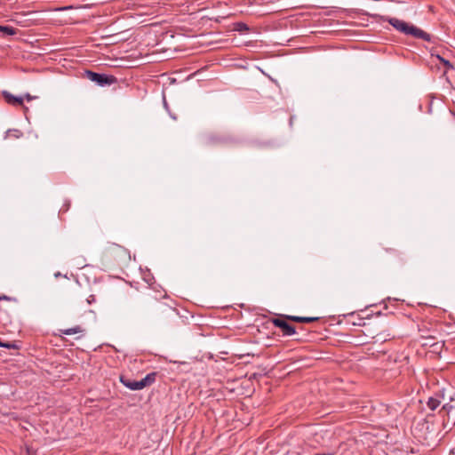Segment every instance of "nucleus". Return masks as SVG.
I'll return each mask as SVG.
<instances>
[{"mask_svg": "<svg viewBox=\"0 0 455 455\" xmlns=\"http://www.w3.org/2000/svg\"><path fill=\"white\" fill-rule=\"evenodd\" d=\"M3 97L5 100V101L10 105H13V106H22L23 105V98L16 97L6 91L3 92Z\"/></svg>", "mask_w": 455, "mask_h": 455, "instance_id": "nucleus-7", "label": "nucleus"}, {"mask_svg": "<svg viewBox=\"0 0 455 455\" xmlns=\"http://www.w3.org/2000/svg\"><path fill=\"white\" fill-rule=\"evenodd\" d=\"M234 29L239 32H246L249 31V27L243 22H237L234 24Z\"/></svg>", "mask_w": 455, "mask_h": 455, "instance_id": "nucleus-15", "label": "nucleus"}, {"mask_svg": "<svg viewBox=\"0 0 455 455\" xmlns=\"http://www.w3.org/2000/svg\"><path fill=\"white\" fill-rule=\"evenodd\" d=\"M286 315H282L281 317L272 318L271 323L275 326L281 329L283 336H291L296 333L295 327L290 324L285 317Z\"/></svg>", "mask_w": 455, "mask_h": 455, "instance_id": "nucleus-4", "label": "nucleus"}, {"mask_svg": "<svg viewBox=\"0 0 455 455\" xmlns=\"http://www.w3.org/2000/svg\"><path fill=\"white\" fill-rule=\"evenodd\" d=\"M290 321H293L296 323H313L319 319V317H306V316H294V315H286L285 316Z\"/></svg>", "mask_w": 455, "mask_h": 455, "instance_id": "nucleus-8", "label": "nucleus"}, {"mask_svg": "<svg viewBox=\"0 0 455 455\" xmlns=\"http://www.w3.org/2000/svg\"><path fill=\"white\" fill-rule=\"evenodd\" d=\"M8 349H20V346L16 342H2V347Z\"/></svg>", "mask_w": 455, "mask_h": 455, "instance_id": "nucleus-16", "label": "nucleus"}, {"mask_svg": "<svg viewBox=\"0 0 455 455\" xmlns=\"http://www.w3.org/2000/svg\"><path fill=\"white\" fill-rule=\"evenodd\" d=\"M86 301L88 304H91L92 302L95 301L94 295H91L88 299H86Z\"/></svg>", "mask_w": 455, "mask_h": 455, "instance_id": "nucleus-18", "label": "nucleus"}, {"mask_svg": "<svg viewBox=\"0 0 455 455\" xmlns=\"http://www.w3.org/2000/svg\"><path fill=\"white\" fill-rule=\"evenodd\" d=\"M2 342H3V341L0 339V347H2Z\"/></svg>", "mask_w": 455, "mask_h": 455, "instance_id": "nucleus-21", "label": "nucleus"}, {"mask_svg": "<svg viewBox=\"0 0 455 455\" xmlns=\"http://www.w3.org/2000/svg\"><path fill=\"white\" fill-rule=\"evenodd\" d=\"M441 403V400L438 397H429L428 401L427 402V407L431 411H435Z\"/></svg>", "mask_w": 455, "mask_h": 455, "instance_id": "nucleus-10", "label": "nucleus"}, {"mask_svg": "<svg viewBox=\"0 0 455 455\" xmlns=\"http://www.w3.org/2000/svg\"><path fill=\"white\" fill-rule=\"evenodd\" d=\"M26 98H27V100H32V97H31L29 94H27V95H26Z\"/></svg>", "mask_w": 455, "mask_h": 455, "instance_id": "nucleus-20", "label": "nucleus"}, {"mask_svg": "<svg viewBox=\"0 0 455 455\" xmlns=\"http://www.w3.org/2000/svg\"><path fill=\"white\" fill-rule=\"evenodd\" d=\"M83 330L80 326H76V327H73V328H68V329H65V330H60V331L63 333V334H66V335H72V334H76V333H79L81 332Z\"/></svg>", "mask_w": 455, "mask_h": 455, "instance_id": "nucleus-12", "label": "nucleus"}, {"mask_svg": "<svg viewBox=\"0 0 455 455\" xmlns=\"http://www.w3.org/2000/svg\"><path fill=\"white\" fill-rule=\"evenodd\" d=\"M0 31L4 32V34L9 35V36H13L16 34V29L14 28L9 27V26H1L0 25Z\"/></svg>", "mask_w": 455, "mask_h": 455, "instance_id": "nucleus-14", "label": "nucleus"}, {"mask_svg": "<svg viewBox=\"0 0 455 455\" xmlns=\"http://www.w3.org/2000/svg\"><path fill=\"white\" fill-rule=\"evenodd\" d=\"M23 135L22 132L18 129H10L6 132L5 138L20 139Z\"/></svg>", "mask_w": 455, "mask_h": 455, "instance_id": "nucleus-11", "label": "nucleus"}, {"mask_svg": "<svg viewBox=\"0 0 455 455\" xmlns=\"http://www.w3.org/2000/svg\"><path fill=\"white\" fill-rule=\"evenodd\" d=\"M388 22L396 30L405 35H411L415 38H420L427 42L431 41V36L429 34L413 25L406 23L403 20H398L396 18H390L388 19Z\"/></svg>", "mask_w": 455, "mask_h": 455, "instance_id": "nucleus-2", "label": "nucleus"}, {"mask_svg": "<svg viewBox=\"0 0 455 455\" xmlns=\"http://www.w3.org/2000/svg\"><path fill=\"white\" fill-rule=\"evenodd\" d=\"M121 383L131 390H141L143 389L140 380H133L124 375L120 376Z\"/></svg>", "mask_w": 455, "mask_h": 455, "instance_id": "nucleus-5", "label": "nucleus"}, {"mask_svg": "<svg viewBox=\"0 0 455 455\" xmlns=\"http://www.w3.org/2000/svg\"><path fill=\"white\" fill-rule=\"evenodd\" d=\"M156 372H151V373H148V375H146L145 378L140 379L142 387L144 388L146 387L152 385L156 381Z\"/></svg>", "mask_w": 455, "mask_h": 455, "instance_id": "nucleus-9", "label": "nucleus"}, {"mask_svg": "<svg viewBox=\"0 0 455 455\" xmlns=\"http://www.w3.org/2000/svg\"><path fill=\"white\" fill-rule=\"evenodd\" d=\"M84 76L87 79L94 82L100 86H109L117 83V78L112 75L100 74L91 70H86Z\"/></svg>", "mask_w": 455, "mask_h": 455, "instance_id": "nucleus-3", "label": "nucleus"}, {"mask_svg": "<svg viewBox=\"0 0 455 455\" xmlns=\"http://www.w3.org/2000/svg\"><path fill=\"white\" fill-rule=\"evenodd\" d=\"M437 58L438 60H440L441 63L443 64V66L445 67V71H444V74L448 71V70H451V69H454V66L452 63H451L449 60L443 59V57L437 55Z\"/></svg>", "mask_w": 455, "mask_h": 455, "instance_id": "nucleus-13", "label": "nucleus"}, {"mask_svg": "<svg viewBox=\"0 0 455 455\" xmlns=\"http://www.w3.org/2000/svg\"><path fill=\"white\" fill-rule=\"evenodd\" d=\"M451 409H452V406L450 403H445L442 407V411H445L447 412H450L451 411Z\"/></svg>", "mask_w": 455, "mask_h": 455, "instance_id": "nucleus-17", "label": "nucleus"}, {"mask_svg": "<svg viewBox=\"0 0 455 455\" xmlns=\"http://www.w3.org/2000/svg\"><path fill=\"white\" fill-rule=\"evenodd\" d=\"M103 257L108 263L114 265L126 263L131 259L130 251L124 246L116 243H111L106 247L103 251Z\"/></svg>", "mask_w": 455, "mask_h": 455, "instance_id": "nucleus-1", "label": "nucleus"}, {"mask_svg": "<svg viewBox=\"0 0 455 455\" xmlns=\"http://www.w3.org/2000/svg\"><path fill=\"white\" fill-rule=\"evenodd\" d=\"M12 299L9 296L6 295H1L0 300H11Z\"/></svg>", "mask_w": 455, "mask_h": 455, "instance_id": "nucleus-19", "label": "nucleus"}, {"mask_svg": "<svg viewBox=\"0 0 455 455\" xmlns=\"http://www.w3.org/2000/svg\"><path fill=\"white\" fill-rule=\"evenodd\" d=\"M387 253H388L391 257V259L398 265H403L405 263V259L402 252L394 249V248H385L384 249Z\"/></svg>", "mask_w": 455, "mask_h": 455, "instance_id": "nucleus-6", "label": "nucleus"}]
</instances>
